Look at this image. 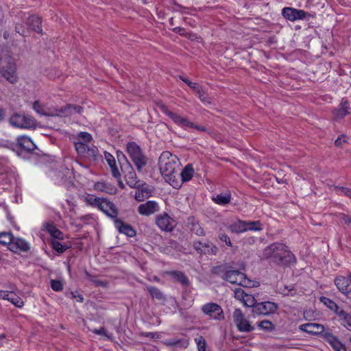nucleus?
I'll use <instances>...</instances> for the list:
<instances>
[{
  "mask_svg": "<svg viewBox=\"0 0 351 351\" xmlns=\"http://www.w3.org/2000/svg\"><path fill=\"white\" fill-rule=\"evenodd\" d=\"M161 174L173 187L178 186L177 178L179 176L180 160L178 158L168 151L163 152L158 159Z\"/></svg>",
  "mask_w": 351,
  "mask_h": 351,
  "instance_id": "nucleus-1",
  "label": "nucleus"
},
{
  "mask_svg": "<svg viewBox=\"0 0 351 351\" xmlns=\"http://www.w3.org/2000/svg\"><path fill=\"white\" fill-rule=\"evenodd\" d=\"M262 258L278 265H287L295 261L293 254L281 243H274L266 247L263 252Z\"/></svg>",
  "mask_w": 351,
  "mask_h": 351,
  "instance_id": "nucleus-2",
  "label": "nucleus"
},
{
  "mask_svg": "<svg viewBox=\"0 0 351 351\" xmlns=\"http://www.w3.org/2000/svg\"><path fill=\"white\" fill-rule=\"evenodd\" d=\"M16 65L14 59L10 55L0 56V77H3L11 84L18 81Z\"/></svg>",
  "mask_w": 351,
  "mask_h": 351,
  "instance_id": "nucleus-3",
  "label": "nucleus"
},
{
  "mask_svg": "<svg viewBox=\"0 0 351 351\" xmlns=\"http://www.w3.org/2000/svg\"><path fill=\"white\" fill-rule=\"evenodd\" d=\"M126 149L138 172H142L143 169L147 164V158L143 153L141 147L132 141L127 143Z\"/></svg>",
  "mask_w": 351,
  "mask_h": 351,
  "instance_id": "nucleus-4",
  "label": "nucleus"
},
{
  "mask_svg": "<svg viewBox=\"0 0 351 351\" xmlns=\"http://www.w3.org/2000/svg\"><path fill=\"white\" fill-rule=\"evenodd\" d=\"M10 124L19 128H33L36 125V121L32 116L25 115L19 113L12 114L9 118Z\"/></svg>",
  "mask_w": 351,
  "mask_h": 351,
  "instance_id": "nucleus-5",
  "label": "nucleus"
},
{
  "mask_svg": "<svg viewBox=\"0 0 351 351\" xmlns=\"http://www.w3.org/2000/svg\"><path fill=\"white\" fill-rule=\"evenodd\" d=\"M161 111L168 116L176 125L180 127L187 129L192 128L194 127V123L191 121L188 118L184 117L180 114L173 112L169 110L167 106L165 104L160 105Z\"/></svg>",
  "mask_w": 351,
  "mask_h": 351,
  "instance_id": "nucleus-6",
  "label": "nucleus"
},
{
  "mask_svg": "<svg viewBox=\"0 0 351 351\" xmlns=\"http://www.w3.org/2000/svg\"><path fill=\"white\" fill-rule=\"evenodd\" d=\"M233 319L239 332H249L254 330V327L246 319L240 308H236L233 313Z\"/></svg>",
  "mask_w": 351,
  "mask_h": 351,
  "instance_id": "nucleus-7",
  "label": "nucleus"
},
{
  "mask_svg": "<svg viewBox=\"0 0 351 351\" xmlns=\"http://www.w3.org/2000/svg\"><path fill=\"white\" fill-rule=\"evenodd\" d=\"M202 311L210 319L221 321L224 319V313L221 306L214 302H208L201 308Z\"/></svg>",
  "mask_w": 351,
  "mask_h": 351,
  "instance_id": "nucleus-8",
  "label": "nucleus"
},
{
  "mask_svg": "<svg viewBox=\"0 0 351 351\" xmlns=\"http://www.w3.org/2000/svg\"><path fill=\"white\" fill-rule=\"evenodd\" d=\"M223 280L231 284L239 285L243 287H248L251 282L250 280L247 278L245 274L238 270L228 269L223 276Z\"/></svg>",
  "mask_w": 351,
  "mask_h": 351,
  "instance_id": "nucleus-9",
  "label": "nucleus"
},
{
  "mask_svg": "<svg viewBox=\"0 0 351 351\" xmlns=\"http://www.w3.org/2000/svg\"><path fill=\"white\" fill-rule=\"evenodd\" d=\"M155 223L158 228L163 232H171L176 226L175 220L166 212L155 217Z\"/></svg>",
  "mask_w": 351,
  "mask_h": 351,
  "instance_id": "nucleus-10",
  "label": "nucleus"
},
{
  "mask_svg": "<svg viewBox=\"0 0 351 351\" xmlns=\"http://www.w3.org/2000/svg\"><path fill=\"white\" fill-rule=\"evenodd\" d=\"M83 108L79 105L66 104L64 106L52 110L51 117H69L74 114H82Z\"/></svg>",
  "mask_w": 351,
  "mask_h": 351,
  "instance_id": "nucleus-11",
  "label": "nucleus"
},
{
  "mask_svg": "<svg viewBox=\"0 0 351 351\" xmlns=\"http://www.w3.org/2000/svg\"><path fill=\"white\" fill-rule=\"evenodd\" d=\"M193 247L199 254L216 255L219 252L217 245L209 241L206 242L194 241Z\"/></svg>",
  "mask_w": 351,
  "mask_h": 351,
  "instance_id": "nucleus-12",
  "label": "nucleus"
},
{
  "mask_svg": "<svg viewBox=\"0 0 351 351\" xmlns=\"http://www.w3.org/2000/svg\"><path fill=\"white\" fill-rule=\"evenodd\" d=\"M121 171L124 175L125 180L126 184L130 187H137L136 184L140 182L141 180L138 179L136 173L130 165L126 160V163L125 165H121Z\"/></svg>",
  "mask_w": 351,
  "mask_h": 351,
  "instance_id": "nucleus-13",
  "label": "nucleus"
},
{
  "mask_svg": "<svg viewBox=\"0 0 351 351\" xmlns=\"http://www.w3.org/2000/svg\"><path fill=\"white\" fill-rule=\"evenodd\" d=\"M278 309V305L272 302H258L252 309V313L258 315H268L274 313Z\"/></svg>",
  "mask_w": 351,
  "mask_h": 351,
  "instance_id": "nucleus-14",
  "label": "nucleus"
},
{
  "mask_svg": "<svg viewBox=\"0 0 351 351\" xmlns=\"http://www.w3.org/2000/svg\"><path fill=\"white\" fill-rule=\"evenodd\" d=\"M159 210V204L154 200H148L145 203L141 204L137 208L138 213L144 217H149Z\"/></svg>",
  "mask_w": 351,
  "mask_h": 351,
  "instance_id": "nucleus-15",
  "label": "nucleus"
},
{
  "mask_svg": "<svg viewBox=\"0 0 351 351\" xmlns=\"http://www.w3.org/2000/svg\"><path fill=\"white\" fill-rule=\"evenodd\" d=\"M282 15L287 20L295 21L297 20L304 19L306 16L309 14L308 12L302 10L287 7L282 9Z\"/></svg>",
  "mask_w": 351,
  "mask_h": 351,
  "instance_id": "nucleus-16",
  "label": "nucleus"
},
{
  "mask_svg": "<svg viewBox=\"0 0 351 351\" xmlns=\"http://www.w3.org/2000/svg\"><path fill=\"white\" fill-rule=\"evenodd\" d=\"M98 209L104 213L108 217L112 219L113 221L117 218L119 210L113 202L106 198H103L99 205Z\"/></svg>",
  "mask_w": 351,
  "mask_h": 351,
  "instance_id": "nucleus-17",
  "label": "nucleus"
},
{
  "mask_svg": "<svg viewBox=\"0 0 351 351\" xmlns=\"http://www.w3.org/2000/svg\"><path fill=\"white\" fill-rule=\"evenodd\" d=\"M136 186L137 187H132V189H136L134 195V199L137 202H142L145 199L151 197L152 190L148 186L146 182L141 181L136 184Z\"/></svg>",
  "mask_w": 351,
  "mask_h": 351,
  "instance_id": "nucleus-18",
  "label": "nucleus"
},
{
  "mask_svg": "<svg viewBox=\"0 0 351 351\" xmlns=\"http://www.w3.org/2000/svg\"><path fill=\"white\" fill-rule=\"evenodd\" d=\"M323 339L331 346L334 351H347L345 345L328 330L323 334Z\"/></svg>",
  "mask_w": 351,
  "mask_h": 351,
  "instance_id": "nucleus-19",
  "label": "nucleus"
},
{
  "mask_svg": "<svg viewBox=\"0 0 351 351\" xmlns=\"http://www.w3.org/2000/svg\"><path fill=\"white\" fill-rule=\"evenodd\" d=\"M234 296L237 299L242 300L244 305L252 307V309L258 303L254 295L246 293L241 288H237L234 290Z\"/></svg>",
  "mask_w": 351,
  "mask_h": 351,
  "instance_id": "nucleus-20",
  "label": "nucleus"
},
{
  "mask_svg": "<svg viewBox=\"0 0 351 351\" xmlns=\"http://www.w3.org/2000/svg\"><path fill=\"white\" fill-rule=\"evenodd\" d=\"M300 330L314 335H319L323 339V334L327 330H325L324 326L322 324L317 323H306L300 326Z\"/></svg>",
  "mask_w": 351,
  "mask_h": 351,
  "instance_id": "nucleus-21",
  "label": "nucleus"
},
{
  "mask_svg": "<svg viewBox=\"0 0 351 351\" xmlns=\"http://www.w3.org/2000/svg\"><path fill=\"white\" fill-rule=\"evenodd\" d=\"M180 78L192 88L197 95L199 99L204 103L210 104L208 95L204 91L202 87L195 82H193L187 78L180 76Z\"/></svg>",
  "mask_w": 351,
  "mask_h": 351,
  "instance_id": "nucleus-22",
  "label": "nucleus"
},
{
  "mask_svg": "<svg viewBox=\"0 0 351 351\" xmlns=\"http://www.w3.org/2000/svg\"><path fill=\"white\" fill-rule=\"evenodd\" d=\"M114 224L120 233L124 234L128 237H133L136 234V230L131 225L124 223L122 220L118 218L115 219Z\"/></svg>",
  "mask_w": 351,
  "mask_h": 351,
  "instance_id": "nucleus-23",
  "label": "nucleus"
},
{
  "mask_svg": "<svg viewBox=\"0 0 351 351\" xmlns=\"http://www.w3.org/2000/svg\"><path fill=\"white\" fill-rule=\"evenodd\" d=\"M335 285L337 289L344 294L351 287V274L348 276H337L335 279Z\"/></svg>",
  "mask_w": 351,
  "mask_h": 351,
  "instance_id": "nucleus-24",
  "label": "nucleus"
},
{
  "mask_svg": "<svg viewBox=\"0 0 351 351\" xmlns=\"http://www.w3.org/2000/svg\"><path fill=\"white\" fill-rule=\"evenodd\" d=\"M187 228L189 231L197 236L203 237L205 235V231L194 217H189L187 219Z\"/></svg>",
  "mask_w": 351,
  "mask_h": 351,
  "instance_id": "nucleus-25",
  "label": "nucleus"
},
{
  "mask_svg": "<svg viewBox=\"0 0 351 351\" xmlns=\"http://www.w3.org/2000/svg\"><path fill=\"white\" fill-rule=\"evenodd\" d=\"M167 275L183 287H188L190 285V280L185 274L181 271L171 270L166 272Z\"/></svg>",
  "mask_w": 351,
  "mask_h": 351,
  "instance_id": "nucleus-26",
  "label": "nucleus"
},
{
  "mask_svg": "<svg viewBox=\"0 0 351 351\" xmlns=\"http://www.w3.org/2000/svg\"><path fill=\"white\" fill-rule=\"evenodd\" d=\"M8 248L14 252H18L19 251L27 252L30 247L25 239L14 237L12 243H10V247Z\"/></svg>",
  "mask_w": 351,
  "mask_h": 351,
  "instance_id": "nucleus-27",
  "label": "nucleus"
},
{
  "mask_svg": "<svg viewBox=\"0 0 351 351\" xmlns=\"http://www.w3.org/2000/svg\"><path fill=\"white\" fill-rule=\"evenodd\" d=\"M350 108L348 100L342 99L339 106L333 112L334 118L336 120L343 119L350 114Z\"/></svg>",
  "mask_w": 351,
  "mask_h": 351,
  "instance_id": "nucleus-28",
  "label": "nucleus"
},
{
  "mask_svg": "<svg viewBox=\"0 0 351 351\" xmlns=\"http://www.w3.org/2000/svg\"><path fill=\"white\" fill-rule=\"evenodd\" d=\"M26 24L33 31L41 34H43L41 20L38 16H29L26 21Z\"/></svg>",
  "mask_w": 351,
  "mask_h": 351,
  "instance_id": "nucleus-29",
  "label": "nucleus"
},
{
  "mask_svg": "<svg viewBox=\"0 0 351 351\" xmlns=\"http://www.w3.org/2000/svg\"><path fill=\"white\" fill-rule=\"evenodd\" d=\"M232 198V195L230 191H226L224 193L217 194L215 196H213L211 199L217 204L221 206H226L228 204Z\"/></svg>",
  "mask_w": 351,
  "mask_h": 351,
  "instance_id": "nucleus-30",
  "label": "nucleus"
},
{
  "mask_svg": "<svg viewBox=\"0 0 351 351\" xmlns=\"http://www.w3.org/2000/svg\"><path fill=\"white\" fill-rule=\"evenodd\" d=\"M147 290L152 299H155L162 304H165L167 301L166 295L158 288L153 286H147Z\"/></svg>",
  "mask_w": 351,
  "mask_h": 351,
  "instance_id": "nucleus-31",
  "label": "nucleus"
},
{
  "mask_svg": "<svg viewBox=\"0 0 351 351\" xmlns=\"http://www.w3.org/2000/svg\"><path fill=\"white\" fill-rule=\"evenodd\" d=\"M17 143L21 147L28 152L33 151L36 147L32 140L27 136L19 137L17 138Z\"/></svg>",
  "mask_w": 351,
  "mask_h": 351,
  "instance_id": "nucleus-32",
  "label": "nucleus"
},
{
  "mask_svg": "<svg viewBox=\"0 0 351 351\" xmlns=\"http://www.w3.org/2000/svg\"><path fill=\"white\" fill-rule=\"evenodd\" d=\"M105 158L110 167L112 176L117 179H119L121 178V173L117 167L114 157L109 153H105Z\"/></svg>",
  "mask_w": 351,
  "mask_h": 351,
  "instance_id": "nucleus-33",
  "label": "nucleus"
},
{
  "mask_svg": "<svg viewBox=\"0 0 351 351\" xmlns=\"http://www.w3.org/2000/svg\"><path fill=\"white\" fill-rule=\"evenodd\" d=\"M45 230L53 237V239H62L63 234L58 230L53 223H45L43 224Z\"/></svg>",
  "mask_w": 351,
  "mask_h": 351,
  "instance_id": "nucleus-34",
  "label": "nucleus"
},
{
  "mask_svg": "<svg viewBox=\"0 0 351 351\" xmlns=\"http://www.w3.org/2000/svg\"><path fill=\"white\" fill-rule=\"evenodd\" d=\"M228 230L236 234L242 233L246 232V229L245 228V221L243 220H237L227 226Z\"/></svg>",
  "mask_w": 351,
  "mask_h": 351,
  "instance_id": "nucleus-35",
  "label": "nucleus"
},
{
  "mask_svg": "<svg viewBox=\"0 0 351 351\" xmlns=\"http://www.w3.org/2000/svg\"><path fill=\"white\" fill-rule=\"evenodd\" d=\"M32 108L39 114L51 117V114H52V110L46 108L44 104L38 100L35 101L33 103Z\"/></svg>",
  "mask_w": 351,
  "mask_h": 351,
  "instance_id": "nucleus-36",
  "label": "nucleus"
},
{
  "mask_svg": "<svg viewBox=\"0 0 351 351\" xmlns=\"http://www.w3.org/2000/svg\"><path fill=\"white\" fill-rule=\"evenodd\" d=\"M194 175V169L192 165H187L182 171L179 173V176H181L182 182H188L191 180Z\"/></svg>",
  "mask_w": 351,
  "mask_h": 351,
  "instance_id": "nucleus-37",
  "label": "nucleus"
},
{
  "mask_svg": "<svg viewBox=\"0 0 351 351\" xmlns=\"http://www.w3.org/2000/svg\"><path fill=\"white\" fill-rule=\"evenodd\" d=\"M336 315L343 322V325L351 331V315L343 310H339Z\"/></svg>",
  "mask_w": 351,
  "mask_h": 351,
  "instance_id": "nucleus-38",
  "label": "nucleus"
},
{
  "mask_svg": "<svg viewBox=\"0 0 351 351\" xmlns=\"http://www.w3.org/2000/svg\"><path fill=\"white\" fill-rule=\"evenodd\" d=\"M319 301L326 306L330 310L332 311L335 314L339 310V306L333 300L324 296L319 298Z\"/></svg>",
  "mask_w": 351,
  "mask_h": 351,
  "instance_id": "nucleus-39",
  "label": "nucleus"
},
{
  "mask_svg": "<svg viewBox=\"0 0 351 351\" xmlns=\"http://www.w3.org/2000/svg\"><path fill=\"white\" fill-rule=\"evenodd\" d=\"M246 231H261L263 230V224L260 221H245Z\"/></svg>",
  "mask_w": 351,
  "mask_h": 351,
  "instance_id": "nucleus-40",
  "label": "nucleus"
},
{
  "mask_svg": "<svg viewBox=\"0 0 351 351\" xmlns=\"http://www.w3.org/2000/svg\"><path fill=\"white\" fill-rule=\"evenodd\" d=\"M13 235L11 232H1L0 233V244L8 245L10 247V243L13 241Z\"/></svg>",
  "mask_w": 351,
  "mask_h": 351,
  "instance_id": "nucleus-41",
  "label": "nucleus"
},
{
  "mask_svg": "<svg viewBox=\"0 0 351 351\" xmlns=\"http://www.w3.org/2000/svg\"><path fill=\"white\" fill-rule=\"evenodd\" d=\"M8 298L7 300L10 301L16 307H22L24 304L22 299L14 292H10Z\"/></svg>",
  "mask_w": 351,
  "mask_h": 351,
  "instance_id": "nucleus-42",
  "label": "nucleus"
},
{
  "mask_svg": "<svg viewBox=\"0 0 351 351\" xmlns=\"http://www.w3.org/2000/svg\"><path fill=\"white\" fill-rule=\"evenodd\" d=\"M51 244L52 248L58 253H63L69 248L68 245H62L60 241L56 239H52Z\"/></svg>",
  "mask_w": 351,
  "mask_h": 351,
  "instance_id": "nucleus-43",
  "label": "nucleus"
},
{
  "mask_svg": "<svg viewBox=\"0 0 351 351\" xmlns=\"http://www.w3.org/2000/svg\"><path fill=\"white\" fill-rule=\"evenodd\" d=\"M103 198H99V197H97L93 195H88V196L86 197V202L91 206H94V207H97L98 208L99 207V204L101 203V202L102 201Z\"/></svg>",
  "mask_w": 351,
  "mask_h": 351,
  "instance_id": "nucleus-44",
  "label": "nucleus"
},
{
  "mask_svg": "<svg viewBox=\"0 0 351 351\" xmlns=\"http://www.w3.org/2000/svg\"><path fill=\"white\" fill-rule=\"evenodd\" d=\"M258 326L267 332H271L274 329V325L269 320H263L258 323Z\"/></svg>",
  "mask_w": 351,
  "mask_h": 351,
  "instance_id": "nucleus-45",
  "label": "nucleus"
},
{
  "mask_svg": "<svg viewBox=\"0 0 351 351\" xmlns=\"http://www.w3.org/2000/svg\"><path fill=\"white\" fill-rule=\"evenodd\" d=\"M167 346L183 347L186 348L188 346L187 341L181 340H169L165 342Z\"/></svg>",
  "mask_w": 351,
  "mask_h": 351,
  "instance_id": "nucleus-46",
  "label": "nucleus"
},
{
  "mask_svg": "<svg viewBox=\"0 0 351 351\" xmlns=\"http://www.w3.org/2000/svg\"><path fill=\"white\" fill-rule=\"evenodd\" d=\"M227 271H228V269H226V267L223 266V265L214 267L212 269V273L213 274L219 276L223 280V276L225 274H226Z\"/></svg>",
  "mask_w": 351,
  "mask_h": 351,
  "instance_id": "nucleus-47",
  "label": "nucleus"
},
{
  "mask_svg": "<svg viewBox=\"0 0 351 351\" xmlns=\"http://www.w3.org/2000/svg\"><path fill=\"white\" fill-rule=\"evenodd\" d=\"M75 147L78 154H84L88 149L86 143L81 141L75 143Z\"/></svg>",
  "mask_w": 351,
  "mask_h": 351,
  "instance_id": "nucleus-48",
  "label": "nucleus"
},
{
  "mask_svg": "<svg viewBox=\"0 0 351 351\" xmlns=\"http://www.w3.org/2000/svg\"><path fill=\"white\" fill-rule=\"evenodd\" d=\"M197 343L198 351H206V341L202 336H199L195 339Z\"/></svg>",
  "mask_w": 351,
  "mask_h": 351,
  "instance_id": "nucleus-49",
  "label": "nucleus"
},
{
  "mask_svg": "<svg viewBox=\"0 0 351 351\" xmlns=\"http://www.w3.org/2000/svg\"><path fill=\"white\" fill-rule=\"evenodd\" d=\"M51 287L55 291H62L63 289V285L61 281L57 280H51Z\"/></svg>",
  "mask_w": 351,
  "mask_h": 351,
  "instance_id": "nucleus-50",
  "label": "nucleus"
},
{
  "mask_svg": "<svg viewBox=\"0 0 351 351\" xmlns=\"http://www.w3.org/2000/svg\"><path fill=\"white\" fill-rule=\"evenodd\" d=\"M79 140L82 141L81 142H84L85 143L90 142L92 139L91 135L86 132H81L78 134Z\"/></svg>",
  "mask_w": 351,
  "mask_h": 351,
  "instance_id": "nucleus-51",
  "label": "nucleus"
},
{
  "mask_svg": "<svg viewBox=\"0 0 351 351\" xmlns=\"http://www.w3.org/2000/svg\"><path fill=\"white\" fill-rule=\"evenodd\" d=\"M218 238L220 241L225 242L228 247L232 246L230 238L228 237V234L225 233H221L218 235Z\"/></svg>",
  "mask_w": 351,
  "mask_h": 351,
  "instance_id": "nucleus-52",
  "label": "nucleus"
},
{
  "mask_svg": "<svg viewBox=\"0 0 351 351\" xmlns=\"http://www.w3.org/2000/svg\"><path fill=\"white\" fill-rule=\"evenodd\" d=\"M337 217L341 221H343L346 225L351 226V217L344 213H339L337 215Z\"/></svg>",
  "mask_w": 351,
  "mask_h": 351,
  "instance_id": "nucleus-53",
  "label": "nucleus"
},
{
  "mask_svg": "<svg viewBox=\"0 0 351 351\" xmlns=\"http://www.w3.org/2000/svg\"><path fill=\"white\" fill-rule=\"evenodd\" d=\"M94 186L95 190L108 192L107 185L104 182H97Z\"/></svg>",
  "mask_w": 351,
  "mask_h": 351,
  "instance_id": "nucleus-54",
  "label": "nucleus"
},
{
  "mask_svg": "<svg viewBox=\"0 0 351 351\" xmlns=\"http://www.w3.org/2000/svg\"><path fill=\"white\" fill-rule=\"evenodd\" d=\"M347 141L346 136L342 134L339 136L337 139L335 141V145L337 147H340L342 145L343 143H346Z\"/></svg>",
  "mask_w": 351,
  "mask_h": 351,
  "instance_id": "nucleus-55",
  "label": "nucleus"
},
{
  "mask_svg": "<svg viewBox=\"0 0 351 351\" xmlns=\"http://www.w3.org/2000/svg\"><path fill=\"white\" fill-rule=\"evenodd\" d=\"M93 283L96 287H106L108 285V283L106 281H103L100 280H97L96 278L93 281Z\"/></svg>",
  "mask_w": 351,
  "mask_h": 351,
  "instance_id": "nucleus-56",
  "label": "nucleus"
},
{
  "mask_svg": "<svg viewBox=\"0 0 351 351\" xmlns=\"http://www.w3.org/2000/svg\"><path fill=\"white\" fill-rule=\"evenodd\" d=\"M93 331L94 333H95L97 335H105L106 337H107L108 338L110 337V335H108L107 334V331H106V328L104 327H101L99 329H94Z\"/></svg>",
  "mask_w": 351,
  "mask_h": 351,
  "instance_id": "nucleus-57",
  "label": "nucleus"
},
{
  "mask_svg": "<svg viewBox=\"0 0 351 351\" xmlns=\"http://www.w3.org/2000/svg\"><path fill=\"white\" fill-rule=\"evenodd\" d=\"M15 31L17 33H19L20 35H22V36H24L25 33L24 27L23 26L22 24H20V23L16 24V25H15Z\"/></svg>",
  "mask_w": 351,
  "mask_h": 351,
  "instance_id": "nucleus-58",
  "label": "nucleus"
},
{
  "mask_svg": "<svg viewBox=\"0 0 351 351\" xmlns=\"http://www.w3.org/2000/svg\"><path fill=\"white\" fill-rule=\"evenodd\" d=\"M173 31L175 33L178 34L181 36H185L186 34V32L183 27H177L173 28Z\"/></svg>",
  "mask_w": 351,
  "mask_h": 351,
  "instance_id": "nucleus-59",
  "label": "nucleus"
},
{
  "mask_svg": "<svg viewBox=\"0 0 351 351\" xmlns=\"http://www.w3.org/2000/svg\"><path fill=\"white\" fill-rule=\"evenodd\" d=\"M71 294L73 295V298H76L78 302H83L84 297L82 295L78 293L77 291L71 292Z\"/></svg>",
  "mask_w": 351,
  "mask_h": 351,
  "instance_id": "nucleus-60",
  "label": "nucleus"
},
{
  "mask_svg": "<svg viewBox=\"0 0 351 351\" xmlns=\"http://www.w3.org/2000/svg\"><path fill=\"white\" fill-rule=\"evenodd\" d=\"M84 275H85L86 278L88 280H90V282H93V281L95 278V276L92 275V274H90L86 269H84Z\"/></svg>",
  "mask_w": 351,
  "mask_h": 351,
  "instance_id": "nucleus-61",
  "label": "nucleus"
},
{
  "mask_svg": "<svg viewBox=\"0 0 351 351\" xmlns=\"http://www.w3.org/2000/svg\"><path fill=\"white\" fill-rule=\"evenodd\" d=\"M143 335L147 337H149L151 339L158 338L159 335L155 332H143Z\"/></svg>",
  "mask_w": 351,
  "mask_h": 351,
  "instance_id": "nucleus-62",
  "label": "nucleus"
},
{
  "mask_svg": "<svg viewBox=\"0 0 351 351\" xmlns=\"http://www.w3.org/2000/svg\"><path fill=\"white\" fill-rule=\"evenodd\" d=\"M9 293L7 291L0 290V299L7 300L9 296Z\"/></svg>",
  "mask_w": 351,
  "mask_h": 351,
  "instance_id": "nucleus-63",
  "label": "nucleus"
},
{
  "mask_svg": "<svg viewBox=\"0 0 351 351\" xmlns=\"http://www.w3.org/2000/svg\"><path fill=\"white\" fill-rule=\"evenodd\" d=\"M348 299L351 300V287L343 294Z\"/></svg>",
  "mask_w": 351,
  "mask_h": 351,
  "instance_id": "nucleus-64",
  "label": "nucleus"
}]
</instances>
